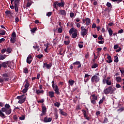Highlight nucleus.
<instances>
[{
    "mask_svg": "<svg viewBox=\"0 0 124 124\" xmlns=\"http://www.w3.org/2000/svg\"><path fill=\"white\" fill-rule=\"evenodd\" d=\"M1 66L4 67V68H6L7 67V62H4L1 64Z\"/></svg>",
    "mask_w": 124,
    "mask_h": 124,
    "instance_id": "4be33fe9",
    "label": "nucleus"
},
{
    "mask_svg": "<svg viewBox=\"0 0 124 124\" xmlns=\"http://www.w3.org/2000/svg\"><path fill=\"white\" fill-rule=\"evenodd\" d=\"M5 58H6V55H0V61H2V60H4V59H5Z\"/></svg>",
    "mask_w": 124,
    "mask_h": 124,
    "instance_id": "cd10ccee",
    "label": "nucleus"
},
{
    "mask_svg": "<svg viewBox=\"0 0 124 124\" xmlns=\"http://www.w3.org/2000/svg\"><path fill=\"white\" fill-rule=\"evenodd\" d=\"M23 72L24 73H29V70H28L27 68H25L24 69Z\"/></svg>",
    "mask_w": 124,
    "mask_h": 124,
    "instance_id": "052dcab7",
    "label": "nucleus"
},
{
    "mask_svg": "<svg viewBox=\"0 0 124 124\" xmlns=\"http://www.w3.org/2000/svg\"><path fill=\"white\" fill-rule=\"evenodd\" d=\"M92 28V29H95V28H96V24H95V23H93Z\"/></svg>",
    "mask_w": 124,
    "mask_h": 124,
    "instance_id": "680f3d73",
    "label": "nucleus"
},
{
    "mask_svg": "<svg viewBox=\"0 0 124 124\" xmlns=\"http://www.w3.org/2000/svg\"><path fill=\"white\" fill-rule=\"evenodd\" d=\"M54 116H55V120H57L58 118H59V115H58V112H55L54 113Z\"/></svg>",
    "mask_w": 124,
    "mask_h": 124,
    "instance_id": "49530a36",
    "label": "nucleus"
},
{
    "mask_svg": "<svg viewBox=\"0 0 124 124\" xmlns=\"http://www.w3.org/2000/svg\"><path fill=\"white\" fill-rule=\"evenodd\" d=\"M119 45H114V47H113V48L115 50H116V49H118V48H119Z\"/></svg>",
    "mask_w": 124,
    "mask_h": 124,
    "instance_id": "0e129e2a",
    "label": "nucleus"
},
{
    "mask_svg": "<svg viewBox=\"0 0 124 124\" xmlns=\"http://www.w3.org/2000/svg\"><path fill=\"white\" fill-rule=\"evenodd\" d=\"M64 43L65 44V45H68L69 43H70V41L69 40L68 41H64Z\"/></svg>",
    "mask_w": 124,
    "mask_h": 124,
    "instance_id": "37998d69",
    "label": "nucleus"
},
{
    "mask_svg": "<svg viewBox=\"0 0 124 124\" xmlns=\"http://www.w3.org/2000/svg\"><path fill=\"white\" fill-rule=\"evenodd\" d=\"M57 4L56 3V2L54 3L53 6L54 8H55L56 9H58V6H57Z\"/></svg>",
    "mask_w": 124,
    "mask_h": 124,
    "instance_id": "09e8293b",
    "label": "nucleus"
},
{
    "mask_svg": "<svg viewBox=\"0 0 124 124\" xmlns=\"http://www.w3.org/2000/svg\"><path fill=\"white\" fill-rule=\"evenodd\" d=\"M33 48L35 49H37V51H38V52H39V50H40V49L39 48V46L37 45H36V46H33Z\"/></svg>",
    "mask_w": 124,
    "mask_h": 124,
    "instance_id": "b1692460",
    "label": "nucleus"
},
{
    "mask_svg": "<svg viewBox=\"0 0 124 124\" xmlns=\"http://www.w3.org/2000/svg\"><path fill=\"white\" fill-rule=\"evenodd\" d=\"M98 66V64L94 63L92 66V68H96Z\"/></svg>",
    "mask_w": 124,
    "mask_h": 124,
    "instance_id": "e433bc0d",
    "label": "nucleus"
},
{
    "mask_svg": "<svg viewBox=\"0 0 124 124\" xmlns=\"http://www.w3.org/2000/svg\"><path fill=\"white\" fill-rule=\"evenodd\" d=\"M6 52V49L5 48L2 49L1 51V53L2 54H4V53H5Z\"/></svg>",
    "mask_w": 124,
    "mask_h": 124,
    "instance_id": "864d4df0",
    "label": "nucleus"
},
{
    "mask_svg": "<svg viewBox=\"0 0 124 124\" xmlns=\"http://www.w3.org/2000/svg\"><path fill=\"white\" fill-rule=\"evenodd\" d=\"M55 92L53 91L48 92V95L50 97V98H53V97H55Z\"/></svg>",
    "mask_w": 124,
    "mask_h": 124,
    "instance_id": "4468645a",
    "label": "nucleus"
},
{
    "mask_svg": "<svg viewBox=\"0 0 124 124\" xmlns=\"http://www.w3.org/2000/svg\"><path fill=\"white\" fill-rule=\"evenodd\" d=\"M123 111H124V108H121L118 109H117L118 112H123Z\"/></svg>",
    "mask_w": 124,
    "mask_h": 124,
    "instance_id": "a18cd8bd",
    "label": "nucleus"
},
{
    "mask_svg": "<svg viewBox=\"0 0 124 124\" xmlns=\"http://www.w3.org/2000/svg\"><path fill=\"white\" fill-rule=\"evenodd\" d=\"M112 92H113V88H112V87L111 86H109L108 88L104 90V93L105 94H109L110 93H112Z\"/></svg>",
    "mask_w": 124,
    "mask_h": 124,
    "instance_id": "1a4fd4ad",
    "label": "nucleus"
},
{
    "mask_svg": "<svg viewBox=\"0 0 124 124\" xmlns=\"http://www.w3.org/2000/svg\"><path fill=\"white\" fill-rule=\"evenodd\" d=\"M115 60H114V62H119V58L117 57V56H114Z\"/></svg>",
    "mask_w": 124,
    "mask_h": 124,
    "instance_id": "7c9ffc66",
    "label": "nucleus"
},
{
    "mask_svg": "<svg viewBox=\"0 0 124 124\" xmlns=\"http://www.w3.org/2000/svg\"><path fill=\"white\" fill-rule=\"evenodd\" d=\"M5 107L2 108L0 110V117L1 118H5V115L3 113L5 112L6 115H10L11 114L12 110L10 108V105L9 104L5 105Z\"/></svg>",
    "mask_w": 124,
    "mask_h": 124,
    "instance_id": "f257e3e1",
    "label": "nucleus"
},
{
    "mask_svg": "<svg viewBox=\"0 0 124 124\" xmlns=\"http://www.w3.org/2000/svg\"><path fill=\"white\" fill-rule=\"evenodd\" d=\"M36 58H37L38 59H39V60H40V59H41V58H42L43 57V54H39L38 55L36 56Z\"/></svg>",
    "mask_w": 124,
    "mask_h": 124,
    "instance_id": "79ce46f5",
    "label": "nucleus"
},
{
    "mask_svg": "<svg viewBox=\"0 0 124 124\" xmlns=\"http://www.w3.org/2000/svg\"><path fill=\"white\" fill-rule=\"evenodd\" d=\"M108 31L109 36H112L113 35V30L111 28H109L108 29Z\"/></svg>",
    "mask_w": 124,
    "mask_h": 124,
    "instance_id": "412c9836",
    "label": "nucleus"
},
{
    "mask_svg": "<svg viewBox=\"0 0 124 124\" xmlns=\"http://www.w3.org/2000/svg\"><path fill=\"white\" fill-rule=\"evenodd\" d=\"M121 74H124V68H119Z\"/></svg>",
    "mask_w": 124,
    "mask_h": 124,
    "instance_id": "c9c22d12",
    "label": "nucleus"
},
{
    "mask_svg": "<svg viewBox=\"0 0 124 124\" xmlns=\"http://www.w3.org/2000/svg\"><path fill=\"white\" fill-rule=\"evenodd\" d=\"M52 87L54 90L55 93L58 95H60V90L59 89V87L57 86V85H55V82L54 81H52Z\"/></svg>",
    "mask_w": 124,
    "mask_h": 124,
    "instance_id": "20e7f679",
    "label": "nucleus"
},
{
    "mask_svg": "<svg viewBox=\"0 0 124 124\" xmlns=\"http://www.w3.org/2000/svg\"><path fill=\"white\" fill-rule=\"evenodd\" d=\"M60 105H61V104L58 102H56L54 103V106L56 107H58V108H59V107H60Z\"/></svg>",
    "mask_w": 124,
    "mask_h": 124,
    "instance_id": "c85d7f7f",
    "label": "nucleus"
},
{
    "mask_svg": "<svg viewBox=\"0 0 124 124\" xmlns=\"http://www.w3.org/2000/svg\"><path fill=\"white\" fill-rule=\"evenodd\" d=\"M73 64H74V65H78V68H80V67L82 66V64H81V62H80V61H76V62H74Z\"/></svg>",
    "mask_w": 124,
    "mask_h": 124,
    "instance_id": "f8f14e48",
    "label": "nucleus"
},
{
    "mask_svg": "<svg viewBox=\"0 0 124 124\" xmlns=\"http://www.w3.org/2000/svg\"><path fill=\"white\" fill-rule=\"evenodd\" d=\"M91 24V19L89 18L86 17V25L89 26Z\"/></svg>",
    "mask_w": 124,
    "mask_h": 124,
    "instance_id": "dca6fc26",
    "label": "nucleus"
},
{
    "mask_svg": "<svg viewBox=\"0 0 124 124\" xmlns=\"http://www.w3.org/2000/svg\"><path fill=\"white\" fill-rule=\"evenodd\" d=\"M68 83L70 86H73V85H74V83H75V81L72 79H70Z\"/></svg>",
    "mask_w": 124,
    "mask_h": 124,
    "instance_id": "a211bd4d",
    "label": "nucleus"
},
{
    "mask_svg": "<svg viewBox=\"0 0 124 124\" xmlns=\"http://www.w3.org/2000/svg\"><path fill=\"white\" fill-rule=\"evenodd\" d=\"M42 113L41 114V116H44V115L46 114V112H47V108H46V107H42Z\"/></svg>",
    "mask_w": 124,
    "mask_h": 124,
    "instance_id": "9d476101",
    "label": "nucleus"
},
{
    "mask_svg": "<svg viewBox=\"0 0 124 124\" xmlns=\"http://www.w3.org/2000/svg\"><path fill=\"white\" fill-rule=\"evenodd\" d=\"M60 113L62 116H67V113H66L65 112L62 111V110H61L60 111Z\"/></svg>",
    "mask_w": 124,
    "mask_h": 124,
    "instance_id": "393cba45",
    "label": "nucleus"
},
{
    "mask_svg": "<svg viewBox=\"0 0 124 124\" xmlns=\"http://www.w3.org/2000/svg\"><path fill=\"white\" fill-rule=\"evenodd\" d=\"M105 99V98L104 97H103L101 100H100L99 102V104L100 105L102 103H103V101H104Z\"/></svg>",
    "mask_w": 124,
    "mask_h": 124,
    "instance_id": "2f4dec72",
    "label": "nucleus"
},
{
    "mask_svg": "<svg viewBox=\"0 0 124 124\" xmlns=\"http://www.w3.org/2000/svg\"><path fill=\"white\" fill-rule=\"evenodd\" d=\"M6 51L8 54H10L11 53V51H12V49L10 48H8L7 49H6Z\"/></svg>",
    "mask_w": 124,
    "mask_h": 124,
    "instance_id": "473e14b6",
    "label": "nucleus"
},
{
    "mask_svg": "<svg viewBox=\"0 0 124 124\" xmlns=\"http://www.w3.org/2000/svg\"><path fill=\"white\" fill-rule=\"evenodd\" d=\"M58 32L59 33H62V29L60 28L58 29Z\"/></svg>",
    "mask_w": 124,
    "mask_h": 124,
    "instance_id": "5fc2aeb1",
    "label": "nucleus"
},
{
    "mask_svg": "<svg viewBox=\"0 0 124 124\" xmlns=\"http://www.w3.org/2000/svg\"><path fill=\"white\" fill-rule=\"evenodd\" d=\"M99 77L94 75L91 78V82L92 83H97L99 82Z\"/></svg>",
    "mask_w": 124,
    "mask_h": 124,
    "instance_id": "6e6552de",
    "label": "nucleus"
},
{
    "mask_svg": "<svg viewBox=\"0 0 124 124\" xmlns=\"http://www.w3.org/2000/svg\"><path fill=\"white\" fill-rule=\"evenodd\" d=\"M19 120H20L21 121H24V120H25V116H22L19 117Z\"/></svg>",
    "mask_w": 124,
    "mask_h": 124,
    "instance_id": "bf43d9fd",
    "label": "nucleus"
},
{
    "mask_svg": "<svg viewBox=\"0 0 124 124\" xmlns=\"http://www.w3.org/2000/svg\"><path fill=\"white\" fill-rule=\"evenodd\" d=\"M70 16L71 17V18H73V17H74V13H70Z\"/></svg>",
    "mask_w": 124,
    "mask_h": 124,
    "instance_id": "69168bd1",
    "label": "nucleus"
},
{
    "mask_svg": "<svg viewBox=\"0 0 124 124\" xmlns=\"http://www.w3.org/2000/svg\"><path fill=\"white\" fill-rule=\"evenodd\" d=\"M5 13L7 15H9V14H10L11 13L10 12V11L7 10L5 11Z\"/></svg>",
    "mask_w": 124,
    "mask_h": 124,
    "instance_id": "338daca9",
    "label": "nucleus"
},
{
    "mask_svg": "<svg viewBox=\"0 0 124 124\" xmlns=\"http://www.w3.org/2000/svg\"><path fill=\"white\" fill-rule=\"evenodd\" d=\"M124 32V30L121 29L120 30H119L117 33H123Z\"/></svg>",
    "mask_w": 124,
    "mask_h": 124,
    "instance_id": "13d9d810",
    "label": "nucleus"
},
{
    "mask_svg": "<svg viewBox=\"0 0 124 124\" xmlns=\"http://www.w3.org/2000/svg\"><path fill=\"white\" fill-rule=\"evenodd\" d=\"M77 32H75L74 33H73L72 34V38H76L77 37Z\"/></svg>",
    "mask_w": 124,
    "mask_h": 124,
    "instance_id": "a878e982",
    "label": "nucleus"
},
{
    "mask_svg": "<svg viewBox=\"0 0 124 124\" xmlns=\"http://www.w3.org/2000/svg\"><path fill=\"white\" fill-rule=\"evenodd\" d=\"M88 29H89V27L87 29H86V28H84V26H82L80 28V30H81L80 35H81V36H83V37H84V36H85V35H88Z\"/></svg>",
    "mask_w": 124,
    "mask_h": 124,
    "instance_id": "f03ea898",
    "label": "nucleus"
},
{
    "mask_svg": "<svg viewBox=\"0 0 124 124\" xmlns=\"http://www.w3.org/2000/svg\"><path fill=\"white\" fill-rule=\"evenodd\" d=\"M2 76L4 77V78H8V74L7 73L3 74Z\"/></svg>",
    "mask_w": 124,
    "mask_h": 124,
    "instance_id": "ea45409f",
    "label": "nucleus"
},
{
    "mask_svg": "<svg viewBox=\"0 0 124 124\" xmlns=\"http://www.w3.org/2000/svg\"><path fill=\"white\" fill-rule=\"evenodd\" d=\"M44 123H50V122H52V118H48V117L46 116L44 118Z\"/></svg>",
    "mask_w": 124,
    "mask_h": 124,
    "instance_id": "9b49d317",
    "label": "nucleus"
},
{
    "mask_svg": "<svg viewBox=\"0 0 124 124\" xmlns=\"http://www.w3.org/2000/svg\"><path fill=\"white\" fill-rule=\"evenodd\" d=\"M37 30V28H34L31 30V32H33V33H34V32H35Z\"/></svg>",
    "mask_w": 124,
    "mask_h": 124,
    "instance_id": "58836bf2",
    "label": "nucleus"
},
{
    "mask_svg": "<svg viewBox=\"0 0 124 124\" xmlns=\"http://www.w3.org/2000/svg\"><path fill=\"white\" fill-rule=\"evenodd\" d=\"M38 103H43L44 102V99H42L40 100L37 101Z\"/></svg>",
    "mask_w": 124,
    "mask_h": 124,
    "instance_id": "603ef678",
    "label": "nucleus"
},
{
    "mask_svg": "<svg viewBox=\"0 0 124 124\" xmlns=\"http://www.w3.org/2000/svg\"><path fill=\"white\" fill-rule=\"evenodd\" d=\"M60 14L63 16H65L66 15V12L64 10H60Z\"/></svg>",
    "mask_w": 124,
    "mask_h": 124,
    "instance_id": "6ab92c4d",
    "label": "nucleus"
},
{
    "mask_svg": "<svg viewBox=\"0 0 124 124\" xmlns=\"http://www.w3.org/2000/svg\"><path fill=\"white\" fill-rule=\"evenodd\" d=\"M9 78H0V83H3L4 81H9Z\"/></svg>",
    "mask_w": 124,
    "mask_h": 124,
    "instance_id": "aec40b11",
    "label": "nucleus"
},
{
    "mask_svg": "<svg viewBox=\"0 0 124 124\" xmlns=\"http://www.w3.org/2000/svg\"><path fill=\"white\" fill-rule=\"evenodd\" d=\"M52 63H50L49 64L46 63V68L47 69H50L51 67H52Z\"/></svg>",
    "mask_w": 124,
    "mask_h": 124,
    "instance_id": "bb28decb",
    "label": "nucleus"
},
{
    "mask_svg": "<svg viewBox=\"0 0 124 124\" xmlns=\"http://www.w3.org/2000/svg\"><path fill=\"white\" fill-rule=\"evenodd\" d=\"M115 25L114 23L113 22H109L108 24V26H110V27H112V26H114Z\"/></svg>",
    "mask_w": 124,
    "mask_h": 124,
    "instance_id": "6e6d98bb",
    "label": "nucleus"
},
{
    "mask_svg": "<svg viewBox=\"0 0 124 124\" xmlns=\"http://www.w3.org/2000/svg\"><path fill=\"white\" fill-rule=\"evenodd\" d=\"M111 3L109 2H108L107 3V6H108V7H111Z\"/></svg>",
    "mask_w": 124,
    "mask_h": 124,
    "instance_id": "e2e57ef3",
    "label": "nucleus"
},
{
    "mask_svg": "<svg viewBox=\"0 0 124 124\" xmlns=\"http://www.w3.org/2000/svg\"><path fill=\"white\" fill-rule=\"evenodd\" d=\"M25 82L26 83L24 85L25 88L22 90V93H26L28 92L29 87H30V83L29 82V80L28 79H25Z\"/></svg>",
    "mask_w": 124,
    "mask_h": 124,
    "instance_id": "39448f33",
    "label": "nucleus"
},
{
    "mask_svg": "<svg viewBox=\"0 0 124 124\" xmlns=\"http://www.w3.org/2000/svg\"><path fill=\"white\" fill-rule=\"evenodd\" d=\"M12 37L14 38H16V33L15 32H13L12 33Z\"/></svg>",
    "mask_w": 124,
    "mask_h": 124,
    "instance_id": "c03bdc74",
    "label": "nucleus"
},
{
    "mask_svg": "<svg viewBox=\"0 0 124 124\" xmlns=\"http://www.w3.org/2000/svg\"><path fill=\"white\" fill-rule=\"evenodd\" d=\"M0 35H4L5 34V31L4 30H1L0 31Z\"/></svg>",
    "mask_w": 124,
    "mask_h": 124,
    "instance_id": "72a5a7b5",
    "label": "nucleus"
},
{
    "mask_svg": "<svg viewBox=\"0 0 124 124\" xmlns=\"http://www.w3.org/2000/svg\"><path fill=\"white\" fill-rule=\"evenodd\" d=\"M16 98L19 99L18 103H19L20 104H22V103H24V101H26V96L24 95L17 96Z\"/></svg>",
    "mask_w": 124,
    "mask_h": 124,
    "instance_id": "423d86ee",
    "label": "nucleus"
},
{
    "mask_svg": "<svg viewBox=\"0 0 124 124\" xmlns=\"http://www.w3.org/2000/svg\"><path fill=\"white\" fill-rule=\"evenodd\" d=\"M116 81L117 82V83H121V82L122 81V78H121V77H116Z\"/></svg>",
    "mask_w": 124,
    "mask_h": 124,
    "instance_id": "f3484780",
    "label": "nucleus"
},
{
    "mask_svg": "<svg viewBox=\"0 0 124 124\" xmlns=\"http://www.w3.org/2000/svg\"><path fill=\"white\" fill-rule=\"evenodd\" d=\"M15 10L16 12H18V11L19 10V8H18V5L15 6Z\"/></svg>",
    "mask_w": 124,
    "mask_h": 124,
    "instance_id": "de8ad7c7",
    "label": "nucleus"
},
{
    "mask_svg": "<svg viewBox=\"0 0 124 124\" xmlns=\"http://www.w3.org/2000/svg\"><path fill=\"white\" fill-rule=\"evenodd\" d=\"M107 58L108 60V63H111V62H113V61H112V58L111 57V56L108 55Z\"/></svg>",
    "mask_w": 124,
    "mask_h": 124,
    "instance_id": "5701e85b",
    "label": "nucleus"
},
{
    "mask_svg": "<svg viewBox=\"0 0 124 124\" xmlns=\"http://www.w3.org/2000/svg\"><path fill=\"white\" fill-rule=\"evenodd\" d=\"M78 46L79 48H80V49H81V48H83V47H84V46L83 45H81L80 44H79L78 45Z\"/></svg>",
    "mask_w": 124,
    "mask_h": 124,
    "instance_id": "774afa93",
    "label": "nucleus"
},
{
    "mask_svg": "<svg viewBox=\"0 0 124 124\" xmlns=\"http://www.w3.org/2000/svg\"><path fill=\"white\" fill-rule=\"evenodd\" d=\"M52 15V12H49L46 14V16H48V17H50Z\"/></svg>",
    "mask_w": 124,
    "mask_h": 124,
    "instance_id": "4d7b16f0",
    "label": "nucleus"
},
{
    "mask_svg": "<svg viewBox=\"0 0 124 124\" xmlns=\"http://www.w3.org/2000/svg\"><path fill=\"white\" fill-rule=\"evenodd\" d=\"M32 61L31 59H30L29 58H27V63H29V64H31V62Z\"/></svg>",
    "mask_w": 124,
    "mask_h": 124,
    "instance_id": "4c0bfd02",
    "label": "nucleus"
},
{
    "mask_svg": "<svg viewBox=\"0 0 124 124\" xmlns=\"http://www.w3.org/2000/svg\"><path fill=\"white\" fill-rule=\"evenodd\" d=\"M75 30V28H72L70 30V31H69V33H70V34H72V33H73V31H74Z\"/></svg>",
    "mask_w": 124,
    "mask_h": 124,
    "instance_id": "c756f323",
    "label": "nucleus"
},
{
    "mask_svg": "<svg viewBox=\"0 0 124 124\" xmlns=\"http://www.w3.org/2000/svg\"><path fill=\"white\" fill-rule=\"evenodd\" d=\"M19 0H14V4L15 6L18 5V3H19Z\"/></svg>",
    "mask_w": 124,
    "mask_h": 124,
    "instance_id": "a19ab883",
    "label": "nucleus"
},
{
    "mask_svg": "<svg viewBox=\"0 0 124 124\" xmlns=\"http://www.w3.org/2000/svg\"><path fill=\"white\" fill-rule=\"evenodd\" d=\"M56 4H57L58 6H59V7H63L64 6V3L62 2H59L58 1H56Z\"/></svg>",
    "mask_w": 124,
    "mask_h": 124,
    "instance_id": "2eb2a0df",
    "label": "nucleus"
},
{
    "mask_svg": "<svg viewBox=\"0 0 124 124\" xmlns=\"http://www.w3.org/2000/svg\"><path fill=\"white\" fill-rule=\"evenodd\" d=\"M15 38H12L10 40V41L12 43H15Z\"/></svg>",
    "mask_w": 124,
    "mask_h": 124,
    "instance_id": "8fccbe9b",
    "label": "nucleus"
},
{
    "mask_svg": "<svg viewBox=\"0 0 124 124\" xmlns=\"http://www.w3.org/2000/svg\"><path fill=\"white\" fill-rule=\"evenodd\" d=\"M97 95H96L94 94H92L90 96L91 102L93 105H95V104H96V101L95 100H97Z\"/></svg>",
    "mask_w": 124,
    "mask_h": 124,
    "instance_id": "7ed1b4c3",
    "label": "nucleus"
},
{
    "mask_svg": "<svg viewBox=\"0 0 124 124\" xmlns=\"http://www.w3.org/2000/svg\"><path fill=\"white\" fill-rule=\"evenodd\" d=\"M111 77H108L106 78H104L103 79V83L107 84L108 86H111L112 84V81L110 80Z\"/></svg>",
    "mask_w": 124,
    "mask_h": 124,
    "instance_id": "0eeeda50",
    "label": "nucleus"
},
{
    "mask_svg": "<svg viewBox=\"0 0 124 124\" xmlns=\"http://www.w3.org/2000/svg\"><path fill=\"white\" fill-rule=\"evenodd\" d=\"M108 122V119L107 118H105L103 121V124H107Z\"/></svg>",
    "mask_w": 124,
    "mask_h": 124,
    "instance_id": "3c124183",
    "label": "nucleus"
},
{
    "mask_svg": "<svg viewBox=\"0 0 124 124\" xmlns=\"http://www.w3.org/2000/svg\"><path fill=\"white\" fill-rule=\"evenodd\" d=\"M81 111L83 112L84 117H86V116L87 115V111L84 109H82Z\"/></svg>",
    "mask_w": 124,
    "mask_h": 124,
    "instance_id": "f704fd0d",
    "label": "nucleus"
},
{
    "mask_svg": "<svg viewBox=\"0 0 124 124\" xmlns=\"http://www.w3.org/2000/svg\"><path fill=\"white\" fill-rule=\"evenodd\" d=\"M35 93L38 94V95H40V94L44 93V91L40 89H38L36 90Z\"/></svg>",
    "mask_w": 124,
    "mask_h": 124,
    "instance_id": "ddd939ff",
    "label": "nucleus"
}]
</instances>
